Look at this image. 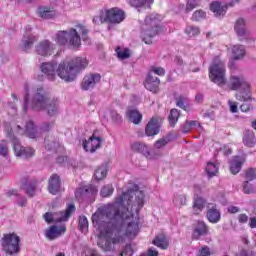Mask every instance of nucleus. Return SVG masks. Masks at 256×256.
Listing matches in <instances>:
<instances>
[{"label":"nucleus","instance_id":"4d7b16f0","mask_svg":"<svg viewBox=\"0 0 256 256\" xmlns=\"http://www.w3.org/2000/svg\"><path fill=\"white\" fill-rule=\"evenodd\" d=\"M236 99L238 101H249V99H251V95H249V92H247L245 95H243V92H239L236 94Z\"/></svg>","mask_w":256,"mask_h":256},{"label":"nucleus","instance_id":"423d86ee","mask_svg":"<svg viewBox=\"0 0 256 256\" xmlns=\"http://www.w3.org/2000/svg\"><path fill=\"white\" fill-rule=\"evenodd\" d=\"M225 63L221 61V58H214L213 63L209 67V78L213 83L223 87L227 83V78H225Z\"/></svg>","mask_w":256,"mask_h":256},{"label":"nucleus","instance_id":"2eb2a0df","mask_svg":"<svg viewBox=\"0 0 256 256\" xmlns=\"http://www.w3.org/2000/svg\"><path fill=\"white\" fill-rule=\"evenodd\" d=\"M46 223H55L56 225H65V211H59L54 213L46 212L44 214Z\"/></svg>","mask_w":256,"mask_h":256},{"label":"nucleus","instance_id":"f704fd0d","mask_svg":"<svg viewBox=\"0 0 256 256\" xmlns=\"http://www.w3.org/2000/svg\"><path fill=\"white\" fill-rule=\"evenodd\" d=\"M0 157L9 159V142L7 140L0 141Z\"/></svg>","mask_w":256,"mask_h":256},{"label":"nucleus","instance_id":"bb28decb","mask_svg":"<svg viewBox=\"0 0 256 256\" xmlns=\"http://www.w3.org/2000/svg\"><path fill=\"white\" fill-rule=\"evenodd\" d=\"M210 11H212L216 17L221 19V17H225V14L227 13V6H221V3L213 2L210 5Z\"/></svg>","mask_w":256,"mask_h":256},{"label":"nucleus","instance_id":"dca6fc26","mask_svg":"<svg viewBox=\"0 0 256 256\" xmlns=\"http://www.w3.org/2000/svg\"><path fill=\"white\" fill-rule=\"evenodd\" d=\"M38 40L39 38L31 32H25L22 37L21 49L26 53L31 51V48L33 47L34 43H36V41Z\"/></svg>","mask_w":256,"mask_h":256},{"label":"nucleus","instance_id":"680f3d73","mask_svg":"<svg viewBox=\"0 0 256 256\" xmlns=\"http://www.w3.org/2000/svg\"><path fill=\"white\" fill-rule=\"evenodd\" d=\"M110 117H111L116 123L121 122V116H120L119 113H117V111H115V110H111V111H110Z\"/></svg>","mask_w":256,"mask_h":256},{"label":"nucleus","instance_id":"13d9d810","mask_svg":"<svg viewBox=\"0 0 256 256\" xmlns=\"http://www.w3.org/2000/svg\"><path fill=\"white\" fill-rule=\"evenodd\" d=\"M240 110L243 113H248V111H253V106L251 104H249L248 102H244L241 106H240Z\"/></svg>","mask_w":256,"mask_h":256},{"label":"nucleus","instance_id":"473e14b6","mask_svg":"<svg viewBox=\"0 0 256 256\" xmlns=\"http://www.w3.org/2000/svg\"><path fill=\"white\" fill-rule=\"evenodd\" d=\"M205 171L208 177H215L219 173V164L208 162Z\"/></svg>","mask_w":256,"mask_h":256},{"label":"nucleus","instance_id":"e433bc0d","mask_svg":"<svg viewBox=\"0 0 256 256\" xmlns=\"http://www.w3.org/2000/svg\"><path fill=\"white\" fill-rule=\"evenodd\" d=\"M129 4L131 7H145L147 6L148 9L153 4V0H130Z\"/></svg>","mask_w":256,"mask_h":256},{"label":"nucleus","instance_id":"c9c22d12","mask_svg":"<svg viewBox=\"0 0 256 256\" xmlns=\"http://www.w3.org/2000/svg\"><path fill=\"white\" fill-rule=\"evenodd\" d=\"M180 115L181 114L179 113V110L175 108L170 111L168 121L172 127H175V125H177V121H179Z\"/></svg>","mask_w":256,"mask_h":256},{"label":"nucleus","instance_id":"e2e57ef3","mask_svg":"<svg viewBox=\"0 0 256 256\" xmlns=\"http://www.w3.org/2000/svg\"><path fill=\"white\" fill-rule=\"evenodd\" d=\"M150 73H152V75H154V77L156 75L163 76V75H165V69H163L161 67L160 68H154V69H152V71Z\"/></svg>","mask_w":256,"mask_h":256},{"label":"nucleus","instance_id":"4c0bfd02","mask_svg":"<svg viewBox=\"0 0 256 256\" xmlns=\"http://www.w3.org/2000/svg\"><path fill=\"white\" fill-rule=\"evenodd\" d=\"M101 138L100 137H95V135L90 137V143H91V149L90 153H95L97 149L101 147Z\"/></svg>","mask_w":256,"mask_h":256},{"label":"nucleus","instance_id":"ddd939ff","mask_svg":"<svg viewBox=\"0 0 256 256\" xmlns=\"http://www.w3.org/2000/svg\"><path fill=\"white\" fill-rule=\"evenodd\" d=\"M228 87H230L232 91H237V89H249L250 85L243 75H232Z\"/></svg>","mask_w":256,"mask_h":256},{"label":"nucleus","instance_id":"cd10ccee","mask_svg":"<svg viewBox=\"0 0 256 256\" xmlns=\"http://www.w3.org/2000/svg\"><path fill=\"white\" fill-rule=\"evenodd\" d=\"M152 243L160 249H167L169 247V239H167V236H165V234L157 235Z\"/></svg>","mask_w":256,"mask_h":256},{"label":"nucleus","instance_id":"3c124183","mask_svg":"<svg viewBox=\"0 0 256 256\" xmlns=\"http://www.w3.org/2000/svg\"><path fill=\"white\" fill-rule=\"evenodd\" d=\"M206 14L202 10H197L192 15V21H201V19H205Z\"/></svg>","mask_w":256,"mask_h":256},{"label":"nucleus","instance_id":"6e6d98bb","mask_svg":"<svg viewBox=\"0 0 256 256\" xmlns=\"http://www.w3.org/2000/svg\"><path fill=\"white\" fill-rule=\"evenodd\" d=\"M37 189V184L35 183H31L27 189H26V193L27 195H29V197H35V190Z\"/></svg>","mask_w":256,"mask_h":256},{"label":"nucleus","instance_id":"a878e982","mask_svg":"<svg viewBox=\"0 0 256 256\" xmlns=\"http://www.w3.org/2000/svg\"><path fill=\"white\" fill-rule=\"evenodd\" d=\"M243 163H245V158L241 156H235L230 162V171L233 175H237L239 171H241V167H243Z\"/></svg>","mask_w":256,"mask_h":256},{"label":"nucleus","instance_id":"39448f33","mask_svg":"<svg viewBox=\"0 0 256 256\" xmlns=\"http://www.w3.org/2000/svg\"><path fill=\"white\" fill-rule=\"evenodd\" d=\"M79 33L82 35V41H87V33H89V30L87 27L83 26V24H78L76 25V29L71 28L68 33L66 32V42L71 49H75L76 51L81 49V36Z\"/></svg>","mask_w":256,"mask_h":256},{"label":"nucleus","instance_id":"20e7f679","mask_svg":"<svg viewBox=\"0 0 256 256\" xmlns=\"http://www.w3.org/2000/svg\"><path fill=\"white\" fill-rule=\"evenodd\" d=\"M40 71L49 79V81H55V76L60 79H65V59L59 61V53L54 56V59L50 62H43L40 65Z\"/></svg>","mask_w":256,"mask_h":256},{"label":"nucleus","instance_id":"79ce46f5","mask_svg":"<svg viewBox=\"0 0 256 256\" xmlns=\"http://www.w3.org/2000/svg\"><path fill=\"white\" fill-rule=\"evenodd\" d=\"M116 53L118 55V59H129L131 57V51L127 48H117Z\"/></svg>","mask_w":256,"mask_h":256},{"label":"nucleus","instance_id":"b1692460","mask_svg":"<svg viewBox=\"0 0 256 256\" xmlns=\"http://www.w3.org/2000/svg\"><path fill=\"white\" fill-rule=\"evenodd\" d=\"M37 15L40 19H54V17H57V12L53 8L40 6L37 10Z\"/></svg>","mask_w":256,"mask_h":256},{"label":"nucleus","instance_id":"603ef678","mask_svg":"<svg viewBox=\"0 0 256 256\" xmlns=\"http://www.w3.org/2000/svg\"><path fill=\"white\" fill-rule=\"evenodd\" d=\"M243 191L246 195H251V193H255V187L246 181L244 182Z\"/></svg>","mask_w":256,"mask_h":256},{"label":"nucleus","instance_id":"0eeeda50","mask_svg":"<svg viewBox=\"0 0 256 256\" xmlns=\"http://www.w3.org/2000/svg\"><path fill=\"white\" fill-rule=\"evenodd\" d=\"M89 65V60L85 57H76L68 63L65 72V81L71 83L74 79H77V75H79L80 71H84L87 69Z\"/></svg>","mask_w":256,"mask_h":256},{"label":"nucleus","instance_id":"ea45409f","mask_svg":"<svg viewBox=\"0 0 256 256\" xmlns=\"http://www.w3.org/2000/svg\"><path fill=\"white\" fill-rule=\"evenodd\" d=\"M113 191H115V189L113 188V185L108 184L101 188L100 195L102 197H111V195H113Z\"/></svg>","mask_w":256,"mask_h":256},{"label":"nucleus","instance_id":"864d4df0","mask_svg":"<svg viewBox=\"0 0 256 256\" xmlns=\"http://www.w3.org/2000/svg\"><path fill=\"white\" fill-rule=\"evenodd\" d=\"M118 256H133V248L131 245H126Z\"/></svg>","mask_w":256,"mask_h":256},{"label":"nucleus","instance_id":"09e8293b","mask_svg":"<svg viewBox=\"0 0 256 256\" xmlns=\"http://www.w3.org/2000/svg\"><path fill=\"white\" fill-rule=\"evenodd\" d=\"M176 106L180 107V109H183L184 111H189V106H187L183 96H180L176 99Z\"/></svg>","mask_w":256,"mask_h":256},{"label":"nucleus","instance_id":"aec40b11","mask_svg":"<svg viewBox=\"0 0 256 256\" xmlns=\"http://www.w3.org/2000/svg\"><path fill=\"white\" fill-rule=\"evenodd\" d=\"M209 234V227L205 222L199 221L196 224V227L194 228V231L192 233V238L195 239L196 241H199L201 237L208 235Z\"/></svg>","mask_w":256,"mask_h":256},{"label":"nucleus","instance_id":"bf43d9fd","mask_svg":"<svg viewBox=\"0 0 256 256\" xmlns=\"http://www.w3.org/2000/svg\"><path fill=\"white\" fill-rule=\"evenodd\" d=\"M140 256H159V251L155 248H149L146 253L141 254Z\"/></svg>","mask_w":256,"mask_h":256},{"label":"nucleus","instance_id":"49530a36","mask_svg":"<svg viewBox=\"0 0 256 256\" xmlns=\"http://www.w3.org/2000/svg\"><path fill=\"white\" fill-rule=\"evenodd\" d=\"M76 210L77 208L75 207V204L73 203L67 204V207L65 210V221H69V218L71 217V215H73V213H75Z\"/></svg>","mask_w":256,"mask_h":256},{"label":"nucleus","instance_id":"58836bf2","mask_svg":"<svg viewBox=\"0 0 256 256\" xmlns=\"http://www.w3.org/2000/svg\"><path fill=\"white\" fill-rule=\"evenodd\" d=\"M169 141H171V139L169 138V136L162 137V138L158 139V140L154 143V148H155V149H164V147H167V144L169 143Z\"/></svg>","mask_w":256,"mask_h":256},{"label":"nucleus","instance_id":"4be33fe9","mask_svg":"<svg viewBox=\"0 0 256 256\" xmlns=\"http://www.w3.org/2000/svg\"><path fill=\"white\" fill-rule=\"evenodd\" d=\"M206 217L210 223H219L221 221V212L217 208V205L208 207Z\"/></svg>","mask_w":256,"mask_h":256},{"label":"nucleus","instance_id":"f03ea898","mask_svg":"<svg viewBox=\"0 0 256 256\" xmlns=\"http://www.w3.org/2000/svg\"><path fill=\"white\" fill-rule=\"evenodd\" d=\"M29 84L24 86V111H27L29 107L32 111H47L50 117H53L59 113V99H49V94L45 92L43 85H38L33 88L32 100H29Z\"/></svg>","mask_w":256,"mask_h":256},{"label":"nucleus","instance_id":"6e6552de","mask_svg":"<svg viewBox=\"0 0 256 256\" xmlns=\"http://www.w3.org/2000/svg\"><path fill=\"white\" fill-rule=\"evenodd\" d=\"M21 238L15 233L6 234L2 238V249L8 255H17L21 251L20 243Z\"/></svg>","mask_w":256,"mask_h":256},{"label":"nucleus","instance_id":"a19ab883","mask_svg":"<svg viewBox=\"0 0 256 256\" xmlns=\"http://www.w3.org/2000/svg\"><path fill=\"white\" fill-rule=\"evenodd\" d=\"M173 203L176 207H183L187 203V197L183 194H178L174 197Z\"/></svg>","mask_w":256,"mask_h":256},{"label":"nucleus","instance_id":"c85d7f7f","mask_svg":"<svg viewBox=\"0 0 256 256\" xmlns=\"http://www.w3.org/2000/svg\"><path fill=\"white\" fill-rule=\"evenodd\" d=\"M132 151H135L136 153H142L145 157H149V146L145 145L141 142H134L131 145Z\"/></svg>","mask_w":256,"mask_h":256},{"label":"nucleus","instance_id":"1a4fd4ad","mask_svg":"<svg viewBox=\"0 0 256 256\" xmlns=\"http://www.w3.org/2000/svg\"><path fill=\"white\" fill-rule=\"evenodd\" d=\"M159 31H161V29L159 28V26H157L155 17L154 16L146 17L145 24L142 26V31H141V37L143 41L147 45H149V43H151V40L149 39H152V37H155V35H158Z\"/></svg>","mask_w":256,"mask_h":256},{"label":"nucleus","instance_id":"774afa93","mask_svg":"<svg viewBox=\"0 0 256 256\" xmlns=\"http://www.w3.org/2000/svg\"><path fill=\"white\" fill-rule=\"evenodd\" d=\"M239 223H247L249 221V216L247 214H240L238 215Z\"/></svg>","mask_w":256,"mask_h":256},{"label":"nucleus","instance_id":"c03bdc74","mask_svg":"<svg viewBox=\"0 0 256 256\" xmlns=\"http://www.w3.org/2000/svg\"><path fill=\"white\" fill-rule=\"evenodd\" d=\"M79 227L82 233H87V230L89 229V221L87 220V217L80 216Z\"/></svg>","mask_w":256,"mask_h":256},{"label":"nucleus","instance_id":"37998d69","mask_svg":"<svg viewBox=\"0 0 256 256\" xmlns=\"http://www.w3.org/2000/svg\"><path fill=\"white\" fill-rule=\"evenodd\" d=\"M94 176L98 181H101V179H105L107 177V167L105 166L99 167L95 171Z\"/></svg>","mask_w":256,"mask_h":256},{"label":"nucleus","instance_id":"c756f323","mask_svg":"<svg viewBox=\"0 0 256 256\" xmlns=\"http://www.w3.org/2000/svg\"><path fill=\"white\" fill-rule=\"evenodd\" d=\"M232 59L239 60L245 57V46L234 45L231 49Z\"/></svg>","mask_w":256,"mask_h":256},{"label":"nucleus","instance_id":"6ab92c4d","mask_svg":"<svg viewBox=\"0 0 256 256\" xmlns=\"http://www.w3.org/2000/svg\"><path fill=\"white\" fill-rule=\"evenodd\" d=\"M48 191L51 195H57L61 191V178L57 174L50 176L48 180Z\"/></svg>","mask_w":256,"mask_h":256},{"label":"nucleus","instance_id":"0e129e2a","mask_svg":"<svg viewBox=\"0 0 256 256\" xmlns=\"http://www.w3.org/2000/svg\"><path fill=\"white\" fill-rule=\"evenodd\" d=\"M228 105L230 107L231 113H237V111H238L237 102H233V101L229 100Z\"/></svg>","mask_w":256,"mask_h":256},{"label":"nucleus","instance_id":"9b49d317","mask_svg":"<svg viewBox=\"0 0 256 256\" xmlns=\"http://www.w3.org/2000/svg\"><path fill=\"white\" fill-rule=\"evenodd\" d=\"M101 82V74L92 73L84 76L80 88L82 91H91V89H95V85Z\"/></svg>","mask_w":256,"mask_h":256},{"label":"nucleus","instance_id":"f257e3e1","mask_svg":"<svg viewBox=\"0 0 256 256\" xmlns=\"http://www.w3.org/2000/svg\"><path fill=\"white\" fill-rule=\"evenodd\" d=\"M144 205L145 192L134 185L114 203L103 206L92 215V223L98 231L97 245L106 256H117V245L124 241L121 232L115 231V226L122 225L129 239L139 235V211Z\"/></svg>","mask_w":256,"mask_h":256},{"label":"nucleus","instance_id":"f8f14e48","mask_svg":"<svg viewBox=\"0 0 256 256\" xmlns=\"http://www.w3.org/2000/svg\"><path fill=\"white\" fill-rule=\"evenodd\" d=\"M108 23L119 24L125 21V12L121 8L106 9Z\"/></svg>","mask_w":256,"mask_h":256},{"label":"nucleus","instance_id":"a211bd4d","mask_svg":"<svg viewBox=\"0 0 256 256\" xmlns=\"http://www.w3.org/2000/svg\"><path fill=\"white\" fill-rule=\"evenodd\" d=\"M160 83L161 81L157 76L153 75V73H149L144 85L148 91H151L152 93H157V91H159Z\"/></svg>","mask_w":256,"mask_h":256},{"label":"nucleus","instance_id":"8fccbe9b","mask_svg":"<svg viewBox=\"0 0 256 256\" xmlns=\"http://www.w3.org/2000/svg\"><path fill=\"white\" fill-rule=\"evenodd\" d=\"M200 0H188L186 5V12L189 13L193 11L196 7H199Z\"/></svg>","mask_w":256,"mask_h":256},{"label":"nucleus","instance_id":"2f4dec72","mask_svg":"<svg viewBox=\"0 0 256 256\" xmlns=\"http://www.w3.org/2000/svg\"><path fill=\"white\" fill-rule=\"evenodd\" d=\"M92 22L94 25H103V23H109L106 9L100 10L99 14L93 17Z\"/></svg>","mask_w":256,"mask_h":256},{"label":"nucleus","instance_id":"393cba45","mask_svg":"<svg viewBox=\"0 0 256 256\" xmlns=\"http://www.w3.org/2000/svg\"><path fill=\"white\" fill-rule=\"evenodd\" d=\"M126 117L134 125H139L143 121V115L137 109L130 108L126 112Z\"/></svg>","mask_w":256,"mask_h":256},{"label":"nucleus","instance_id":"338daca9","mask_svg":"<svg viewBox=\"0 0 256 256\" xmlns=\"http://www.w3.org/2000/svg\"><path fill=\"white\" fill-rule=\"evenodd\" d=\"M82 145L85 151H91V138L84 140Z\"/></svg>","mask_w":256,"mask_h":256},{"label":"nucleus","instance_id":"de8ad7c7","mask_svg":"<svg viewBox=\"0 0 256 256\" xmlns=\"http://www.w3.org/2000/svg\"><path fill=\"white\" fill-rule=\"evenodd\" d=\"M54 41L57 45H65V31H58L55 34Z\"/></svg>","mask_w":256,"mask_h":256},{"label":"nucleus","instance_id":"7c9ffc66","mask_svg":"<svg viewBox=\"0 0 256 256\" xmlns=\"http://www.w3.org/2000/svg\"><path fill=\"white\" fill-rule=\"evenodd\" d=\"M243 143L246 147H255L256 138L255 134L251 131H246L243 137Z\"/></svg>","mask_w":256,"mask_h":256},{"label":"nucleus","instance_id":"69168bd1","mask_svg":"<svg viewBox=\"0 0 256 256\" xmlns=\"http://www.w3.org/2000/svg\"><path fill=\"white\" fill-rule=\"evenodd\" d=\"M17 204L19 207H25V205H27V198L25 196H19Z\"/></svg>","mask_w":256,"mask_h":256},{"label":"nucleus","instance_id":"5701e85b","mask_svg":"<svg viewBox=\"0 0 256 256\" xmlns=\"http://www.w3.org/2000/svg\"><path fill=\"white\" fill-rule=\"evenodd\" d=\"M234 31L238 35V37H247L249 35L245 19L239 18L238 20H236L234 25Z\"/></svg>","mask_w":256,"mask_h":256},{"label":"nucleus","instance_id":"052dcab7","mask_svg":"<svg viewBox=\"0 0 256 256\" xmlns=\"http://www.w3.org/2000/svg\"><path fill=\"white\" fill-rule=\"evenodd\" d=\"M211 255V251L209 250V247H202L199 251H198V255L197 256H210Z\"/></svg>","mask_w":256,"mask_h":256},{"label":"nucleus","instance_id":"72a5a7b5","mask_svg":"<svg viewBox=\"0 0 256 256\" xmlns=\"http://www.w3.org/2000/svg\"><path fill=\"white\" fill-rule=\"evenodd\" d=\"M203 209H205V199H203L201 197H197L194 200V205H193V211H194L195 215H199V213H201V211H203Z\"/></svg>","mask_w":256,"mask_h":256},{"label":"nucleus","instance_id":"f3484780","mask_svg":"<svg viewBox=\"0 0 256 256\" xmlns=\"http://www.w3.org/2000/svg\"><path fill=\"white\" fill-rule=\"evenodd\" d=\"M63 233H65V225H53L45 231V237L49 241H55V239H59V236L63 235Z\"/></svg>","mask_w":256,"mask_h":256},{"label":"nucleus","instance_id":"a18cd8bd","mask_svg":"<svg viewBox=\"0 0 256 256\" xmlns=\"http://www.w3.org/2000/svg\"><path fill=\"white\" fill-rule=\"evenodd\" d=\"M185 33L188 35V37H197L201 31L199 30V27L195 26H187L185 29Z\"/></svg>","mask_w":256,"mask_h":256},{"label":"nucleus","instance_id":"412c9836","mask_svg":"<svg viewBox=\"0 0 256 256\" xmlns=\"http://www.w3.org/2000/svg\"><path fill=\"white\" fill-rule=\"evenodd\" d=\"M99 189L95 185H89L86 187L78 188L75 191L76 199H81L83 197H87V195H97Z\"/></svg>","mask_w":256,"mask_h":256},{"label":"nucleus","instance_id":"9d476101","mask_svg":"<svg viewBox=\"0 0 256 256\" xmlns=\"http://www.w3.org/2000/svg\"><path fill=\"white\" fill-rule=\"evenodd\" d=\"M35 53L40 57H51L55 53V44L49 40H42L35 46Z\"/></svg>","mask_w":256,"mask_h":256},{"label":"nucleus","instance_id":"7ed1b4c3","mask_svg":"<svg viewBox=\"0 0 256 256\" xmlns=\"http://www.w3.org/2000/svg\"><path fill=\"white\" fill-rule=\"evenodd\" d=\"M15 133L18 135H26L30 139H35L37 137V129H35V124L33 121L26 123L25 129L19 125L11 128V131L8 133L9 139L12 141V149L16 157H21V159H31L35 155V150L31 147H24L19 142V139L15 137Z\"/></svg>","mask_w":256,"mask_h":256},{"label":"nucleus","instance_id":"5fc2aeb1","mask_svg":"<svg viewBox=\"0 0 256 256\" xmlns=\"http://www.w3.org/2000/svg\"><path fill=\"white\" fill-rule=\"evenodd\" d=\"M246 179L248 181H253L254 179H256V169L254 168H250L246 171Z\"/></svg>","mask_w":256,"mask_h":256},{"label":"nucleus","instance_id":"4468645a","mask_svg":"<svg viewBox=\"0 0 256 256\" xmlns=\"http://www.w3.org/2000/svg\"><path fill=\"white\" fill-rule=\"evenodd\" d=\"M159 129H161V119L153 117L146 125L145 135L147 137H155V135H159Z\"/></svg>","mask_w":256,"mask_h":256}]
</instances>
